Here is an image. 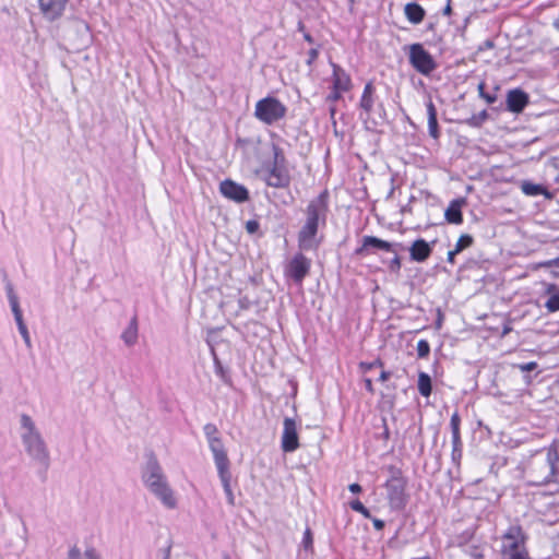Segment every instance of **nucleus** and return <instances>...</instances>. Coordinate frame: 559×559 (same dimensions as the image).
<instances>
[{
    "label": "nucleus",
    "instance_id": "nucleus-18",
    "mask_svg": "<svg viewBox=\"0 0 559 559\" xmlns=\"http://www.w3.org/2000/svg\"><path fill=\"white\" fill-rule=\"evenodd\" d=\"M265 183L273 188H287L290 185V175L286 167L270 166Z\"/></svg>",
    "mask_w": 559,
    "mask_h": 559
},
{
    "label": "nucleus",
    "instance_id": "nucleus-36",
    "mask_svg": "<svg viewBox=\"0 0 559 559\" xmlns=\"http://www.w3.org/2000/svg\"><path fill=\"white\" fill-rule=\"evenodd\" d=\"M349 507H350L354 511H356V512L360 513L364 518H366V519H371V513H370V511H369V510L364 506V503H362L360 500L355 499V500L350 501V502H349Z\"/></svg>",
    "mask_w": 559,
    "mask_h": 559
},
{
    "label": "nucleus",
    "instance_id": "nucleus-52",
    "mask_svg": "<svg viewBox=\"0 0 559 559\" xmlns=\"http://www.w3.org/2000/svg\"><path fill=\"white\" fill-rule=\"evenodd\" d=\"M365 388L367 391H369L370 393L373 392V386H372V381L371 379H365Z\"/></svg>",
    "mask_w": 559,
    "mask_h": 559
},
{
    "label": "nucleus",
    "instance_id": "nucleus-20",
    "mask_svg": "<svg viewBox=\"0 0 559 559\" xmlns=\"http://www.w3.org/2000/svg\"><path fill=\"white\" fill-rule=\"evenodd\" d=\"M68 0H39V8L44 16L50 21L60 17Z\"/></svg>",
    "mask_w": 559,
    "mask_h": 559
},
{
    "label": "nucleus",
    "instance_id": "nucleus-1",
    "mask_svg": "<svg viewBox=\"0 0 559 559\" xmlns=\"http://www.w3.org/2000/svg\"><path fill=\"white\" fill-rule=\"evenodd\" d=\"M329 200L330 193L325 189L310 200L304 210L305 222L297 235L298 248L301 251L318 250L321 243V239L318 238V231L326 225Z\"/></svg>",
    "mask_w": 559,
    "mask_h": 559
},
{
    "label": "nucleus",
    "instance_id": "nucleus-53",
    "mask_svg": "<svg viewBox=\"0 0 559 559\" xmlns=\"http://www.w3.org/2000/svg\"><path fill=\"white\" fill-rule=\"evenodd\" d=\"M391 377V373L389 371H382L380 373L379 380L380 381H386Z\"/></svg>",
    "mask_w": 559,
    "mask_h": 559
},
{
    "label": "nucleus",
    "instance_id": "nucleus-24",
    "mask_svg": "<svg viewBox=\"0 0 559 559\" xmlns=\"http://www.w3.org/2000/svg\"><path fill=\"white\" fill-rule=\"evenodd\" d=\"M473 537V532L465 531L457 536V545L464 547V551L471 559H484L483 549L477 545H469L468 542Z\"/></svg>",
    "mask_w": 559,
    "mask_h": 559
},
{
    "label": "nucleus",
    "instance_id": "nucleus-61",
    "mask_svg": "<svg viewBox=\"0 0 559 559\" xmlns=\"http://www.w3.org/2000/svg\"><path fill=\"white\" fill-rule=\"evenodd\" d=\"M168 552H169V548L167 549V555L165 556L164 559H168Z\"/></svg>",
    "mask_w": 559,
    "mask_h": 559
},
{
    "label": "nucleus",
    "instance_id": "nucleus-19",
    "mask_svg": "<svg viewBox=\"0 0 559 559\" xmlns=\"http://www.w3.org/2000/svg\"><path fill=\"white\" fill-rule=\"evenodd\" d=\"M530 99L527 93L521 88H514L508 92L507 95V110L520 114L527 106Z\"/></svg>",
    "mask_w": 559,
    "mask_h": 559
},
{
    "label": "nucleus",
    "instance_id": "nucleus-25",
    "mask_svg": "<svg viewBox=\"0 0 559 559\" xmlns=\"http://www.w3.org/2000/svg\"><path fill=\"white\" fill-rule=\"evenodd\" d=\"M426 107L428 116V132L432 139L437 140L440 136V130L437 119V108L431 99L428 100Z\"/></svg>",
    "mask_w": 559,
    "mask_h": 559
},
{
    "label": "nucleus",
    "instance_id": "nucleus-13",
    "mask_svg": "<svg viewBox=\"0 0 559 559\" xmlns=\"http://www.w3.org/2000/svg\"><path fill=\"white\" fill-rule=\"evenodd\" d=\"M219 192L236 203H245L250 199L249 190L231 179H225L219 183Z\"/></svg>",
    "mask_w": 559,
    "mask_h": 559
},
{
    "label": "nucleus",
    "instance_id": "nucleus-50",
    "mask_svg": "<svg viewBox=\"0 0 559 559\" xmlns=\"http://www.w3.org/2000/svg\"><path fill=\"white\" fill-rule=\"evenodd\" d=\"M457 253H459V252H455V250H454V249H453V250H450V251L448 252L447 261H448L449 263L453 264V263H454V258H455V255H456Z\"/></svg>",
    "mask_w": 559,
    "mask_h": 559
},
{
    "label": "nucleus",
    "instance_id": "nucleus-44",
    "mask_svg": "<svg viewBox=\"0 0 559 559\" xmlns=\"http://www.w3.org/2000/svg\"><path fill=\"white\" fill-rule=\"evenodd\" d=\"M342 93H344L343 91H338V90H334V87L332 86V91L331 93L328 95L326 99L329 102H337L341 99L342 97Z\"/></svg>",
    "mask_w": 559,
    "mask_h": 559
},
{
    "label": "nucleus",
    "instance_id": "nucleus-27",
    "mask_svg": "<svg viewBox=\"0 0 559 559\" xmlns=\"http://www.w3.org/2000/svg\"><path fill=\"white\" fill-rule=\"evenodd\" d=\"M139 325L136 316L132 317L128 326L121 334V340L127 346H133L138 342Z\"/></svg>",
    "mask_w": 559,
    "mask_h": 559
},
{
    "label": "nucleus",
    "instance_id": "nucleus-40",
    "mask_svg": "<svg viewBox=\"0 0 559 559\" xmlns=\"http://www.w3.org/2000/svg\"><path fill=\"white\" fill-rule=\"evenodd\" d=\"M430 354V344L426 340H419L417 343V356L426 358Z\"/></svg>",
    "mask_w": 559,
    "mask_h": 559
},
{
    "label": "nucleus",
    "instance_id": "nucleus-17",
    "mask_svg": "<svg viewBox=\"0 0 559 559\" xmlns=\"http://www.w3.org/2000/svg\"><path fill=\"white\" fill-rule=\"evenodd\" d=\"M436 240L430 243L423 238L416 239L409 247V258L414 262L423 263L429 259L432 253Z\"/></svg>",
    "mask_w": 559,
    "mask_h": 559
},
{
    "label": "nucleus",
    "instance_id": "nucleus-59",
    "mask_svg": "<svg viewBox=\"0 0 559 559\" xmlns=\"http://www.w3.org/2000/svg\"><path fill=\"white\" fill-rule=\"evenodd\" d=\"M510 330H511V329H510L509 326H506V328L503 329V333H502V334L504 335V334L509 333V332H510Z\"/></svg>",
    "mask_w": 559,
    "mask_h": 559
},
{
    "label": "nucleus",
    "instance_id": "nucleus-12",
    "mask_svg": "<svg viewBox=\"0 0 559 559\" xmlns=\"http://www.w3.org/2000/svg\"><path fill=\"white\" fill-rule=\"evenodd\" d=\"M7 295H8V299H9L11 310L13 312L14 320L16 322L19 332H20L21 336L23 337V341H24L26 347L32 348L31 336H29L27 326L24 323L22 310L19 305V299L13 290L11 283L7 284Z\"/></svg>",
    "mask_w": 559,
    "mask_h": 559
},
{
    "label": "nucleus",
    "instance_id": "nucleus-14",
    "mask_svg": "<svg viewBox=\"0 0 559 559\" xmlns=\"http://www.w3.org/2000/svg\"><path fill=\"white\" fill-rule=\"evenodd\" d=\"M461 417L457 412H454L450 419V428L452 432V452L451 460L454 465L460 466L463 455V442L460 432Z\"/></svg>",
    "mask_w": 559,
    "mask_h": 559
},
{
    "label": "nucleus",
    "instance_id": "nucleus-11",
    "mask_svg": "<svg viewBox=\"0 0 559 559\" xmlns=\"http://www.w3.org/2000/svg\"><path fill=\"white\" fill-rule=\"evenodd\" d=\"M311 260L301 252L296 253L286 266V275L296 284H301L309 274Z\"/></svg>",
    "mask_w": 559,
    "mask_h": 559
},
{
    "label": "nucleus",
    "instance_id": "nucleus-22",
    "mask_svg": "<svg viewBox=\"0 0 559 559\" xmlns=\"http://www.w3.org/2000/svg\"><path fill=\"white\" fill-rule=\"evenodd\" d=\"M333 73H332V86L334 90L348 92L352 87V80L349 74L338 64L334 62H330Z\"/></svg>",
    "mask_w": 559,
    "mask_h": 559
},
{
    "label": "nucleus",
    "instance_id": "nucleus-8",
    "mask_svg": "<svg viewBox=\"0 0 559 559\" xmlns=\"http://www.w3.org/2000/svg\"><path fill=\"white\" fill-rule=\"evenodd\" d=\"M376 88L372 82L366 83L362 95L360 97L359 107L366 114V121L371 120L374 126L381 124L386 119V112L384 109L383 103H378L377 105V116L378 119L372 118V112L374 111L376 105Z\"/></svg>",
    "mask_w": 559,
    "mask_h": 559
},
{
    "label": "nucleus",
    "instance_id": "nucleus-30",
    "mask_svg": "<svg viewBox=\"0 0 559 559\" xmlns=\"http://www.w3.org/2000/svg\"><path fill=\"white\" fill-rule=\"evenodd\" d=\"M67 559H100V556L94 547L86 548L82 556L80 548L74 545L70 548Z\"/></svg>",
    "mask_w": 559,
    "mask_h": 559
},
{
    "label": "nucleus",
    "instance_id": "nucleus-46",
    "mask_svg": "<svg viewBox=\"0 0 559 559\" xmlns=\"http://www.w3.org/2000/svg\"><path fill=\"white\" fill-rule=\"evenodd\" d=\"M360 366L365 371H368V370H371L376 366H382V361L380 359H377L373 362H361Z\"/></svg>",
    "mask_w": 559,
    "mask_h": 559
},
{
    "label": "nucleus",
    "instance_id": "nucleus-51",
    "mask_svg": "<svg viewBox=\"0 0 559 559\" xmlns=\"http://www.w3.org/2000/svg\"><path fill=\"white\" fill-rule=\"evenodd\" d=\"M207 344L210 346V352H211V356L213 358V362H215L216 359H219V358H218V356L216 354V350H215L214 346L210 342H207Z\"/></svg>",
    "mask_w": 559,
    "mask_h": 559
},
{
    "label": "nucleus",
    "instance_id": "nucleus-16",
    "mask_svg": "<svg viewBox=\"0 0 559 559\" xmlns=\"http://www.w3.org/2000/svg\"><path fill=\"white\" fill-rule=\"evenodd\" d=\"M393 247V243L382 240L376 236H364L361 246L355 250V254L358 257H365L370 253V249H379L392 252L394 251Z\"/></svg>",
    "mask_w": 559,
    "mask_h": 559
},
{
    "label": "nucleus",
    "instance_id": "nucleus-37",
    "mask_svg": "<svg viewBox=\"0 0 559 559\" xmlns=\"http://www.w3.org/2000/svg\"><path fill=\"white\" fill-rule=\"evenodd\" d=\"M301 546L307 551L313 549V535H312V531H311V528L309 526H307L305 532H304V536H302V540H301Z\"/></svg>",
    "mask_w": 559,
    "mask_h": 559
},
{
    "label": "nucleus",
    "instance_id": "nucleus-33",
    "mask_svg": "<svg viewBox=\"0 0 559 559\" xmlns=\"http://www.w3.org/2000/svg\"><path fill=\"white\" fill-rule=\"evenodd\" d=\"M272 150H273V162H272L271 166L286 167L285 166L286 158H285L283 150L277 145H273Z\"/></svg>",
    "mask_w": 559,
    "mask_h": 559
},
{
    "label": "nucleus",
    "instance_id": "nucleus-10",
    "mask_svg": "<svg viewBox=\"0 0 559 559\" xmlns=\"http://www.w3.org/2000/svg\"><path fill=\"white\" fill-rule=\"evenodd\" d=\"M203 430L207 439L210 450L213 453L215 465L229 461L223 441L218 437L217 427L214 424L209 423L203 427Z\"/></svg>",
    "mask_w": 559,
    "mask_h": 559
},
{
    "label": "nucleus",
    "instance_id": "nucleus-56",
    "mask_svg": "<svg viewBox=\"0 0 559 559\" xmlns=\"http://www.w3.org/2000/svg\"><path fill=\"white\" fill-rule=\"evenodd\" d=\"M484 45H485V47H487V48H492V47H493V43H492L491 40H486V41L484 43Z\"/></svg>",
    "mask_w": 559,
    "mask_h": 559
},
{
    "label": "nucleus",
    "instance_id": "nucleus-3",
    "mask_svg": "<svg viewBox=\"0 0 559 559\" xmlns=\"http://www.w3.org/2000/svg\"><path fill=\"white\" fill-rule=\"evenodd\" d=\"M142 478L151 492L154 493L165 507L168 509L176 507L174 492L168 486L163 469L154 454L148 455Z\"/></svg>",
    "mask_w": 559,
    "mask_h": 559
},
{
    "label": "nucleus",
    "instance_id": "nucleus-35",
    "mask_svg": "<svg viewBox=\"0 0 559 559\" xmlns=\"http://www.w3.org/2000/svg\"><path fill=\"white\" fill-rule=\"evenodd\" d=\"M488 119L487 110H481L477 115H473L466 120V123L471 127H480Z\"/></svg>",
    "mask_w": 559,
    "mask_h": 559
},
{
    "label": "nucleus",
    "instance_id": "nucleus-21",
    "mask_svg": "<svg viewBox=\"0 0 559 559\" xmlns=\"http://www.w3.org/2000/svg\"><path fill=\"white\" fill-rule=\"evenodd\" d=\"M229 461H227L224 463L216 464L215 466L217 468L218 477L222 481L224 492L227 497V502L230 506H235V496L230 486L231 474L229 471Z\"/></svg>",
    "mask_w": 559,
    "mask_h": 559
},
{
    "label": "nucleus",
    "instance_id": "nucleus-55",
    "mask_svg": "<svg viewBox=\"0 0 559 559\" xmlns=\"http://www.w3.org/2000/svg\"><path fill=\"white\" fill-rule=\"evenodd\" d=\"M304 38H305L306 41H308L310 44L313 43L312 36L309 33H307V32L304 33Z\"/></svg>",
    "mask_w": 559,
    "mask_h": 559
},
{
    "label": "nucleus",
    "instance_id": "nucleus-34",
    "mask_svg": "<svg viewBox=\"0 0 559 559\" xmlns=\"http://www.w3.org/2000/svg\"><path fill=\"white\" fill-rule=\"evenodd\" d=\"M473 241H474V239L471 235H468V234L461 235V237L459 238V240L456 241L455 247H454L455 252L460 253L464 249L471 247L473 245Z\"/></svg>",
    "mask_w": 559,
    "mask_h": 559
},
{
    "label": "nucleus",
    "instance_id": "nucleus-62",
    "mask_svg": "<svg viewBox=\"0 0 559 559\" xmlns=\"http://www.w3.org/2000/svg\"><path fill=\"white\" fill-rule=\"evenodd\" d=\"M223 559H230V558H229V556H227V555H226V556H224V558H223Z\"/></svg>",
    "mask_w": 559,
    "mask_h": 559
},
{
    "label": "nucleus",
    "instance_id": "nucleus-57",
    "mask_svg": "<svg viewBox=\"0 0 559 559\" xmlns=\"http://www.w3.org/2000/svg\"><path fill=\"white\" fill-rule=\"evenodd\" d=\"M389 436H390V432H389L388 427L385 426L384 431H383V437H384V439H389Z\"/></svg>",
    "mask_w": 559,
    "mask_h": 559
},
{
    "label": "nucleus",
    "instance_id": "nucleus-5",
    "mask_svg": "<svg viewBox=\"0 0 559 559\" xmlns=\"http://www.w3.org/2000/svg\"><path fill=\"white\" fill-rule=\"evenodd\" d=\"M391 477L385 483L386 498L392 510H403L407 504L405 492L407 480L403 477L402 471L394 466L390 467Z\"/></svg>",
    "mask_w": 559,
    "mask_h": 559
},
{
    "label": "nucleus",
    "instance_id": "nucleus-47",
    "mask_svg": "<svg viewBox=\"0 0 559 559\" xmlns=\"http://www.w3.org/2000/svg\"><path fill=\"white\" fill-rule=\"evenodd\" d=\"M372 520V524H373V527L377 530V531H381L384 528L385 526V523L384 521L380 520V519H377V518H371Z\"/></svg>",
    "mask_w": 559,
    "mask_h": 559
},
{
    "label": "nucleus",
    "instance_id": "nucleus-41",
    "mask_svg": "<svg viewBox=\"0 0 559 559\" xmlns=\"http://www.w3.org/2000/svg\"><path fill=\"white\" fill-rule=\"evenodd\" d=\"M538 367L537 362L536 361H530V362H524V364H518V365H514V368H518L520 371L522 372H530V371H533L535 370L536 368Z\"/></svg>",
    "mask_w": 559,
    "mask_h": 559
},
{
    "label": "nucleus",
    "instance_id": "nucleus-31",
    "mask_svg": "<svg viewBox=\"0 0 559 559\" xmlns=\"http://www.w3.org/2000/svg\"><path fill=\"white\" fill-rule=\"evenodd\" d=\"M417 386H418V391H419L420 395H423L424 397L430 396V394L432 392L431 377L428 373L420 371L418 373Z\"/></svg>",
    "mask_w": 559,
    "mask_h": 559
},
{
    "label": "nucleus",
    "instance_id": "nucleus-42",
    "mask_svg": "<svg viewBox=\"0 0 559 559\" xmlns=\"http://www.w3.org/2000/svg\"><path fill=\"white\" fill-rule=\"evenodd\" d=\"M389 270L393 273H399L401 270V259L396 252L394 258L389 263Z\"/></svg>",
    "mask_w": 559,
    "mask_h": 559
},
{
    "label": "nucleus",
    "instance_id": "nucleus-9",
    "mask_svg": "<svg viewBox=\"0 0 559 559\" xmlns=\"http://www.w3.org/2000/svg\"><path fill=\"white\" fill-rule=\"evenodd\" d=\"M527 535L520 524H511L501 536V555L506 557L526 549Z\"/></svg>",
    "mask_w": 559,
    "mask_h": 559
},
{
    "label": "nucleus",
    "instance_id": "nucleus-26",
    "mask_svg": "<svg viewBox=\"0 0 559 559\" xmlns=\"http://www.w3.org/2000/svg\"><path fill=\"white\" fill-rule=\"evenodd\" d=\"M545 294L548 296L545 307L548 312L559 311V287L556 284H547Z\"/></svg>",
    "mask_w": 559,
    "mask_h": 559
},
{
    "label": "nucleus",
    "instance_id": "nucleus-54",
    "mask_svg": "<svg viewBox=\"0 0 559 559\" xmlns=\"http://www.w3.org/2000/svg\"><path fill=\"white\" fill-rule=\"evenodd\" d=\"M452 12V8L450 5V0H448V4L445 5V8L443 9V14L444 15H450Z\"/></svg>",
    "mask_w": 559,
    "mask_h": 559
},
{
    "label": "nucleus",
    "instance_id": "nucleus-43",
    "mask_svg": "<svg viewBox=\"0 0 559 559\" xmlns=\"http://www.w3.org/2000/svg\"><path fill=\"white\" fill-rule=\"evenodd\" d=\"M260 228V224L255 219H250L246 223V230L248 234H255Z\"/></svg>",
    "mask_w": 559,
    "mask_h": 559
},
{
    "label": "nucleus",
    "instance_id": "nucleus-28",
    "mask_svg": "<svg viewBox=\"0 0 559 559\" xmlns=\"http://www.w3.org/2000/svg\"><path fill=\"white\" fill-rule=\"evenodd\" d=\"M404 13H405L406 19L412 24L421 23L426 15L424 8L416 2L407 3L404 8Z\"/></svg>",
    "mask_w": 559,
    "mask_h": 559
},
{
    "label": "nucleus",
    "instance_id": "nucleus-32",
    "mask_svg": "<svg viewBox=\"0 0 559 559\" xmlns=\"http://www.w3.org/2000/svg\"><path fill=\"white\" fill-rule=\"evenodd\" d=\"M214 371L219 379L228 385H231V378L228 370L223 366L219 359L214 362Z\"/></svg>",
    "mask_w": 559,
    "mask_h": 559
},
{
    "label": "nucleus",
    "instance_id": "nucleus-48",
    "mask_svg": "<svg viewBox=\"0 0 559 559\" xmlns=\"http://www.w3.org/2000/svg\"><path fill=\"white\" fill-rule=\"evenodd\" d=\"M239 307L242 310H246L250 307V301L247 297H242L239 299Z\"/></svg>",
    "mask_w": 559,
    "mask_h": 559
},
{
    "label": "nucleus",
    "instance_id": "nucleus-6",
    "mask_svg": "<svg viewBox=\"0 0 559 559\" xmlns=\"http://www.w3.org/2000/svg\"><path fill=\"white\" fill-rule=\"evenodd\" d=\"M287 107L278 98L266 96L257 102L254 107V117L264 124L272 126L287 114Z\"/></svg>",
    "mask_w": 559,
    "mask_h": 559
},
{
    "label": "nucleus",
    "instance_id": "nucleus-60",
    "mask_svg": "<svg viewBox=\"0 0 559 559\" xmlns=\"http://www.w3.org/2000/svg\"><path fill=\"white\" fill-rule=\"evenodd\" d=\"M524 379H525L526 383H531V377L530 376H526Z\"/></svg>",
    "mask_w": 559,
    "mask_h": 559
},
{
    "label": "nucleus",
    "instance_id": "nucleus-7",
    "mask_svg": "<svg viewBox=\"0 0 559 559\" xmlns=\"http://www.w3.org/2000/svg\"><path fill=\"white\" fill-rule=\"evenodd\" d=\"M408 61L418 73L425 76H429L438 67L431 53L419 43L408 47Z\"/></svg>",
    "mask_w": 559,
    "mask_h": 559
},
{
    "label": "nucleus",
    "instance_id": "nucleus-4",
    "mask_svg": "<svg viewBox=\"0 0 559 559\" xmlns=\"http://www.w3.org/2000/svg\"><path fill=\"white\" fill-rule=\"evenodd\" d=\"M559 462V453L557 445L552 444L548 450L546 457L535 460L528 466V474L533 478L535 485H546L552 481L557 463Z\"/></svg>",
    "mask_w": 559,
    "mask_h": 559
},
{
    "label": "nucleus",
    "instance_id": "nucleus-45",
    "mask_svg": "<svg viewBox=\"0 0 559 559\" xmlns=\"http://www.w3.org/2000/svg\"><path fill=\"white\" fill-rule=\"evenodd\" d=\"M318 56H319V50L317 48H311L308 51V59H307L306 63L308 66H311L317 60Z\"/></svg>",
    "mask_w": 559,
    "mask_h": 559
},
{
    "label": "nucleus",
    "instance_id": "nucleus-15",
    "mask_svg": "<svg viewBox=\"0 0 559 559\" xmlns=\"http://www.w3.org/2000/svg\"><path fill=\"white\" fill-rule=\"evenodd\" d=\"M282 449L294 452L299 448V438L295 419L286 417L283 423Z\"/></svg>",
    "mask_w": 559,
    "mask_h": 559
},
{
    "label": "nucleus",
    "instance_id": "nucleus-29",
    "mask_svg": "<svg viewBox=\"0 0 559 559\" xmlns=\"http://www.w3.org/2000/svg\"><path fill=\"white\" fill-rule=\"evenodd\" d=\"M520 188H521L522 192L528 197L545 195L547 198H550V194H549L547 188L539 183H534L528 180H523L520 185Z\"/></svg>",
    "mask_w": 559,
    "mask_h": 559
},
{
    "label": "nucleus",
    "instance_id": "nucleus-49",
    "mask_svg": "<svg viewBox=\"0 0 559 559\" xmlns=\"http://www.w3.org/2000/svg\"><path fill=\"white\" fill-rule=\"evenodd\" d=\"M348 489L353 493H359L362 490L361 486L359 484H357V483L350 484L348 486Z\"/></svg>",
    "mask_w": 559,
    "mask_h": 559
},
{
    "label": "nucleus",
    "instance_id": "nucleus-2",
    "mask_svg": "<svg viewBox=\"0 0 559 559\" xmlns=\"http://www.w3.org/2000/svg\"><path fill=\"white\" fill-rule=\"evenodd\" d=\"M21 424V440L27 455L39 465V475L43 480H46V474L50 466V453L48 447L37 429L34 420L27 414H22L20 417Z\"/></svg>",
    "mask_w": 559,
    "mask_h": 559
},
{
    "label": "nucleus",
    "instance_id": "nucleus-23",
    "mask_svg": "<svg viewBox=\"0 0 559 559\" xmlns=\"http://www.w3.org/2000/svg\"><path fill=\"white\" fill-rule=\"evenodd\" d=\"M466 203L464 198L454 199L450 202L444 212V217L448 223L460 225L463 223L462 207Z\"/></svg>",
    "mask_w": 559,
    "mask_h": 559
},
{
    "label": "nucleus",
    "instance_id": "nucleus-38",
    "mask_svg": "<svg viewBox=\"0 0 559 559\" xmlns=\"http://www.w3.org/2000/svg\"><path fill=\"white\" fill-rule=\"evenodd\" d=\"M477 88L479 97L486 100L487 104H493L497 100L496 93H487L485 91V82H480Z\"/></svg>",
    "mask_w": 559,
    "mask_h": 559
},
{
    "label": "nucleus",
    "instance_id": "nucleus-39",
    "mask_svg": "<svg viewBox=\"0 0 559 559\" xmlns=\"http://www.w3.org/2000/svg\"><path fill=\"white\" fill-rule=\"evenodd\" d=\"M543 267L549 269L552 276L559 278V258L542 263Z\"/></svg>",
    "mask_w": 559,
    "mask_h": 559
},
{
    "label": "nucleus",
    "instance_id": "nucleus-58",
    "mask_svg": "<svg viewBox=\"0 0 559 559\" xmlns=\"http://www.w3.org/2000/svg\"><path fill=\"white\" fill-rule=\"evenodd\" d=\"M298 29L305 33V25L301 22L298 23Z\"/></svg>",
    "mask_w": 559,
    "mask_h": 559
}]
</instances>
